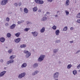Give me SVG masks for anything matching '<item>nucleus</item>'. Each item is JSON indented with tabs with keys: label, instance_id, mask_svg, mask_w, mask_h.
<instances>
[{
	"label": "nucleus",
	"instance_id": "1a4fd4ad",
	"mask_svg": "<svg viewBox=\"0 0 80 80\" xmlns=\"http://www.w3.org/2000/svg\"><path fill=\"white\" fill-rule=\"evenodd\" d=\"M59 33H60V30H57L56 31L55 34L56 35H59Z\"/></svg>",
	"mask_w": 80,
	"mask_h": 80
},
{
	"label": "nucleus",
	"instance_id": "a878e982",
	"mask_svg": "<svg viewBox=\"0 0 80 80\" xmlns=\"http://www.w3.org/2000/svg\"><path fill=\"white\" fill-rule=\"evenodd\" d=\"M77 73V71L75 70H74L73 71V73L74 75H76Z\"/></svg>",
	"mask_w": 80,
	"mask_h": 80
},
{
	"label": "nucleus",
	"instance_id": "09e8293b",
	"mask_svg": "<svg viewBox=\"0 0 80 80\" xmlns=\"http://www.w3.org/2000/svg\"><path fill=\"white\" fill-rule=\"evenodd\" d=\"M21 22H20L19 21L18 22V24H20V23H21Z\"/></svg>",
	"mask_w": 80,
	"mask_h": 80
},
{
	"label": "nucleus",
	"instance_id": "4c0bfd02",
	"mask_svg": "<svg viewBox=\"0 0 80 80\" xmlns=\"http://www.w3.org/2000/svg\"><path fill=\"white\" fill-rule=\"evenodd\" d=\"M14 5L15 6H16V7H17V5H18V4H17V3H15Z\"/></svg>",
	"mask_w": 80,
	"mask_h": 80
},
{
	"label": "nucleus",
	"instance_id": "49530a36",
	"mask_svg": "<svg viewBox=\"0 0 80 80\" xmlns=\"http://www.w3.org/2000/svg\"><path fill=\"white\" fill-rule=\"evenodd\" d=\"M70 43H73V41H71L70 42Z\"/></svg>",
	"mask_w": 80,
	"mask_h": 80
},
{
	"label": "nucleus",
	"instance_id": "ddd939ff",
	"mask_svg": "<svg viewBox=\"0 0 80 80\" xmlns=\"http://www.w3.org/2000/svg\"><path fill=\"white\" fill-rule=\"evenodd\" d=\"M27 66V64L26 63H24L21 66L22 68H24Z\"/></svg>",
	"mask_w": 80,
	"mask_h": 80
},
{
	"label": "nucleus",
	"instance_id": "864d4df0",
	"mask_svg": "<svg viewBox=\"0 0 80 80\" xmlns=\"http://www.w3.org/2000/svg\"><path fill=\"white\" fill-rule=\"evenodd\" d=\"M4 70H5V69H6V68H4Z\"/></svg>",
	"mask_w": 80,
	"mask_h": 80
},
{
	"label": "nucleus",
	"instance_id": "7c9ffc66",
	"mask_svg": "<svg viewBox=\"0 0 80 80\" xmlns=\"http://www.w3.org/2000/svg\"><path fill=\"white\" fill-rule=\"evenodd\" d=\"M77 18H80V12L79 13L77 16Z\"/></svg>",
	"mask_w": 80,
	"mask_h": 80
},
{
	"label": "nucleus",
	"instance_id": "aec40b11",
	"mask_svg": "<svg viewBox=\"0 0 80 80\" xmlns=\"http://www.w3.org/2000/svg\"><path fill=\"white\" fill-rule=\"evenodd\" d=\"M37 10H38V8H37V7H34L33 9V12H36V11H37Z\"/></svg>",
	"mask_w": 80,
	"mask_h": 80
},
{
	"label": "nucleus",
	"instance_id": "0eeeda50",
	"mask_svg": "<svg viewBox=\"0 0 80 80\" xmlns=\"http://www.w3.org/2000/svg\"><path fill=\"white\" fill-rule=\"evenodd\" d=\"M5 73H6V72L5 71H4L1 72L0 74V77H2V76H3V75H5Z\"/></svg>",
	"mask_w": 80,
	"mask_h": 80
},
{
	"label": "nucleus",
	"instance_id": "4468645a",
	"mask_svg": "<svg viewBox=\"0 0 80 80\" xmlns=\"http://www.w3.org/2000/svg\"><path fill=\"white\" fill-rule=\"evenodd\" d=\"M24 11L25 13H27L28 12V9L26 8H24Z\"/></svg>",
	"mask_w": 80,
	"mask_h": 80
},
{
	"label": "nucleus",
	"instance_id": "bb28decb",
	"mask_svg": "<svg viewBox=\"0 0 80 80\" xmlns=\"http://www.w3.org/2000/svg\"><path fill=\"white\" fill-rule=\"evenodd\" d=\"M67 29H68L67 27H65L63 29V30L64 31H66V30H67Z\"/></svg>",
	"mask_w": 80,
	"mask_h": 80
},
{
	"label": "nucleus",
	"instance_id": "c9c22d12",
	"mask_svg": "<svg viewBox=\"0 0 80 80\" xmlns=\"http://www.w3.org/2000/svg\"><path fill=\"white\" fill-rule=\"evenodd\" d=\"M24 53H28V52L27 51H24Z\"/></svg>",
	"mask_w": 80,
	"mask_h": 80
},
{
	"label": "nucleus",
	"instance_id": "4be33fe9",
	"mask_svg": "<svg viewBox=\"0 0 80 80\" xmlns=\"http://www.w3.org/2000/svg\"><path fill=\"white\" fill-rule=\"evenodd\" d=\"M72 67V65L71 64H69L68 65L67 68L68 69H70L71 67Z\"/></svg>",
	"mask_w": 80,
	"mask_h": 80
},
{
	"label": "nucleus",
	"instance_id": "79ce46f5",
	"mask_svg": "<svg viewBox=\"0 0 80 80\" xmlns=\"http://www.w3.org/2000/svg\"><path fill=\"white\" fill-rule=\"evenodd\" d=\"M48 2H52V0H48Z\"/></svg>",
	"mask_w": 80,
	"mask_h": 80
},
{
	"label": "nucleus",
	"instance_id": "de8ad7c7",
	"mask_svg": "<svg viewBox=\"0 0 80 80\" xmlns=\"http://www.w3.org/2000/svg\"><path fill=\"white\" fill-rule=\"evenodd\" d=\"M41 10H38V12H41Z\"/></svg>",
	"mask_w": 80,
	"mask_h": 80
},
{
	"label": "nucleus",
	"instance_id": "9d476101",
	"mask_svg": "<svg viewBox=\"0 0 80 80\" xmlns=\"http://www.w3.org/2000/svg\"><path fill=\"white\" fill-rule=\"evenodd\" d=\"M20 38L16 39L15 40V42H16V43H18L19 42H20Z\"/></svg>",
	"mask_w": 80,
	"mask_h": 80
},
{
	"label": "nucleus",
	"instance_id": "6ab92c4d",
	"mask_svg": "<svg viewBox=\"0 0 80 80\" xmlns=\"http://www.w3.org/2000/svg\"><path fill=\"white\" fill-rule=\"evenodd\" d=\"M31 55V53H30V52L28 53L27 54L26 56V58H28V57H29Z\"/></svg>",
	"mask_w": 80,
	"mask_h": 80
},
{
	"label": "nucleus",
	"instance_id": "f257e3e1",
	"mask_svg": "<svg viewBox=\"0 0 80 80\" xmlns=\"http://www.w3.org/2000/svg\"><path fill=\"white\" fill-rule=\"evenodd\" d=\"M35 1L36 3L38 4H43L44 3L43 1L40 0H35Z\"/></svg>",
	"mask_w": 80,
	"mask_h": 80
},
{
	"label": "nucleus",
	"instance_id": "9b49d317",
	"mask_svg": "<svg viewBox=\"0 0 80 80\" xmlns=\"http://www.w3.org/2000/svg\"><path fill=\"white\" fill-rule=\"evenodd\" d=\"M0 40L1 42H5V39L4 38H0Z\"/></svg>",
	"mask_w": 80,
	"mask_h": 80
},
{
	"label": "nucleus",
	"instance_id": "2f4dec72",
	"mask_svg": "<svg viewBox=\"0 0 80 80\" xmlns=\"http://www.w3.org/2000/svg\"><path fill=\"white\" fill-rule=\"evenodd\" d=\"M52 28H53V30H56V29L57 28V27H56V26H54L52 27Z\"/></svg>",
	"mask_w": 80,
	"mask_h": 80
},
{
	"label": "nucleus",
	"instance_id": "423d86ee",
	"mask_svg": "<svg viewBox=\"0 0 80 80\" xmlns=\"http://www.w3.org/2000/svg\"><path fill=\"white\" fill-rule=\"evenodd\" d=\"M32 33L33 34V36H35V37H37L38 35V32H32Z\"/></svg>",
	"mask_w": 80,
	"mask_h": 80
},
{
	"label": "nucleus",
	"instance_id": "20e7f679",
	"mask_svg": "<svg viewBox=\"0 0 80 80\" xmlns=\"http://www.w3.org/2000/svg\"><path fill=\"white\" fill-rule=\"evenodd\" d=\"M7 2H8V1L7 0H3L1 2V4L2 5H5Z\"/></svg>",
	"mask_w": 80,
	"mask_h": 80
},
{
	"label": "nucleus",
	"instance_id": "393cba45",
	"mask_svg": "<svg viewBox=\"0 0 80 80\" xmlns=\"http://www.w3.org/2000/svg\"><path fill=\"white\" fill-rule=\"evenodd\" d=\"M15 56H13V55H12V56H11V57H10V58H11V59L13 60V58H15Z\"/></svg>",
	"mask_w": 80,
	"mask_h": 80
},
{
	"label": "nucleus",
	"instance_id": "b1692460",
	"mask_svg": "<svg viewBox=\"0 0 80 80\" xmlns=\"http://www.w3.org/2000/svg\"><path fill=\"white\" fill-rule=\"evenodd\" d=\"M38 71H36L35 72H33L32 73V75H36V74H37V73H38Z\"/></svg>",
	"mask_w": 80,
	"mask_h": 80
},
{
	"label": "nucleus",
	"instance_id": "f03ea898",
	"mask_svg": "<svg viewBox=\"0 0 80 80\" xmlns=\"http://www.w3.org/2000/svg\"><path fill=\"white\" fill-rule=\"evenodd\" d=\"M45 55H41L38 59V61H39V62H42V61L43 60V58H45Z\"/></svg>",
	"mask_w": 80,
	"mask_h": 80
},
{
	"label": "nucleus",
	"instance_id": "c756f323",
	"mask_svg": "<svg viewBox=\"0 0 80 80\" xmlns=\"http://www.w3.org/2000/svg\"><path fill=\"white\" fill-rule=\"evenodd\" d=\"M8 52L9 53H11L12 52V49H10L8 51Z\"/></svg>",
	"mask_w": 80,
	"mask_h": 80
},
{
	"label": "nucleus",
	"instance_id": "ea45409f",
	"mask_svg": "<svg viewBox=\"0 0 80 80\" xmlns=\"http://www.w3.org/2000/svg\"><path fill=\"white\" fill-rule=\"evenodd\" d=\"M80 68V64L78 66H77V68Z\"/></svg>",
	"mask_w": 80,
	"mask_h": 80
},
{
	"label": "nucleus",
	"instance_id": "3c124183",
	"mask_svg": "<svg viewBox=\"0 0 80 80\" xmlns=\"http://www.w3.org/2000/svg\"><path fill=\"white\" fill-rule=\"evenodd\" d=\"M49 13H49V12H47V14H49Z\"/></svg>",
	"mask_w": 80,
	"mask_h": 80
},
{
	"label": "nucleus",
	"instance_id": "a19ab883",
	"mask_svg": "<svg viewBox=\"0 0 80 80\" xmlns=\"http://www.w3.org/2000/svg\"><path fill=\"white\" fill-rule=\"evenodd\" d=\"M70 30H73V27L71 28Z\"/></svg>",
	"mask_w": 80,
	"mask_h": 80
},
{
	"label": "nucleus",
	"instance_id": "72a5a7b5",
	"mask_svg": "<svg viewBox=\"0 0 80 80\" xmlns=\"http://www.w3.org/2000/svg\"><path fill=\"white\" fill-rule=\"evenodd\" d=\"M65 12L66 13V15H67L69 14V12H68L67 10H66Z\"/></svg>",
	"mask_w": 80,
	"mask_h": 80
},
{
	"label": "nucleus",
	"instance_id": "e433bc0d",
	"mask_svg": "<svg viewBox=\"0 0 80 80\" xmlns=\"http://www.w3.org/2000/svg\"><path fill=\"white\" fill-rule=\"evenodd\" d=\"M77 22H78V23H80V19H78L77 20Z\"/></svg>",
	"mask_w": 80,
	"mask_h": 80
},
{
	"label": "nucleus",
	"instance_id": "473e14b6",
	"mask_svg": "<svg viewBox=\"0 0 80 80\" xmlns=\"http://www.w3.org/2000/svg\"><path fill=\"white\" fill-rule=\"evenodd\" d=\"M6 21H7V22H9L10 21V18H7L6 19Z\"/></svg>",
	"mask_w": 80,
	"mask_h": 80
},
{
	"label": "nucleus",
	"instance_id": "c85d7f7f",
	"mask_svg": "<svg viewBox=\"0 0 80 80\" xmlns=\"http://www.w3.org/2000/svg\"><path fill=\"white\" fill-rule=\"evenodd\" d=\"M30 29V28H25L24 29V31H25V32H27V31H28V30H29Z\"/></svg>",
	"mask_w": 80,
	"mask_h": 80
},
{
	"label": "nucleus",
	"instance_id": "a18cd8bd",
	"mask_svg": "<svg viewBox=\"0 0 80 80\" xmlns=\"http://www.w3.org/2000/svg\"><path fill=\"white\" fill-rule=\"evenodd\" d=\"M0 61L1 62H3V61L2 59H1Z\"/></svg>",
	"mask_w": 80,
	"mask_h": 80
},
{
	"label": "nucleus",
	"instance_id": "5701e85b",
	"mask_svg": "<svg viewBox=\"0 0 80 80\" xmlns=\"http://www.w3.org/2000/svg\"><path fill=\"white\" fill-rule=\"evenodd\" d=\"M26 45L25 44H23V45H21L20 46V47H21V48H25V47H26Z\"/></svg>",
	"mask_w": 80,
	"mask_h": 80
},
{
	"label": "nucleus",
	"instance_id": "412c9836",
	"mask_svg": "<svg viewBox=\"0 0 80 80\" xmlns=\"http://www.w3.org/2000/svg\"><path fill=\"white\" fill-rule=\"evenodd\" d=\"M38 65L37 63H35L34 64L33 67L34 68H36V67H38Z\"/></svg>",
	"mask_w": 80,
	"mask_h": 80
},
{
	"label": "nucleus",
	"instance_id": "a211bd4d",
	"mask_svg": "<svg viewBox=\"0 0 80 80\" xmlns=\"http://www.w3.org/2000/svg\"><path fill=\"white\" fill-rule=\"evenodd\" d=\"M47 20V18H46V17H44L42 18V21H45Z\"/></svg>",
	"mask_w": 80,
	"mask_h": 80
},
{
	"label": "nucleus",
	"instance_id": "f8f14e48",
	"mask_svg": "<svg viewBox=\"0 0 80 80\" xmlns=\"http://www.w3.org/2000/svg\"><path fill=\"white\" fill-rule=\"evenodd\" d=\"M69 4H70V1H69V0H67L66 2V5H67V6H68V5H69Z\"/></svg>",
	"mask_w": 80,
	"mask_h": 80
},
{
	"label": "nucleus",
	"instance_id": "5fc2aeb1",
	"mask_svg": "<svg viewBox=\"0 0 80 80\" xmlns=\"http://www.w3.org/2000/svg\"><path fill=\"white\" fill-rule=\"evenodd\" d=\"M58 16H57V15H55V17H57Z\"/></svg>",
	"mask_w": 80,
	"mask_h": 80
},
{
	"label": "nucleus",
	"instance_id": "37998d69",
	"mask_svg": "<svg viewBox=\"0 0 80 80\" xmlns=\"http://www.w3.org/2000/svg\"><path fill=\"white\" fill-rule=\"evenodd\" d=\"M18 4L19 6H20V5H21V4H22V3L20 2V3H18Z\"/></svg>",
	"mask_w": 80,
	"mask_h": 80
},
{
	"label": "nucleus",
	"instance_id": "7ed1b4c3",
	"mask_svg": "<svg viewBox=\"0 0 80 80\" xmlns=\"http://www.w3.org/2000/svg\"><path fill=\"white\" fill-rule=\"evenodd\" d=\"M25 73H22L20 74L18 76V78H22V77H24L26 75Z\"/></svg>",
	"mask_w": 80,
	"mask_h": 80
},
{
	"label": "nucleus",
	"instance_id": "39448f33",
	"mask_svg": "<svg viewBox=\"0 0 80 80\" xmlns=\"http://www.w3.org/2000/svg\"><path fill=\"white\" fill-rule=\"evenodd\" d=\"M58 72H56L54 75V78H58Z\"/></svg>",
	"mask_w": 80,
	"mask_h": 80
},
{
	"label": "nucleus",
	"instance_id": "6e6552de",
	"mask_svg": "<svg viewBox=\"0 0 80 80\" xmlns=\"http://www.w3.org/2000/svg\"><path fill=\"white\" fill-rule=\"evenodd\" d=\"M15 26H16V25L15 24H13L12 25H11L10 27V29H13L15 27Z\"/></svg>",
	"mask_w": 80,
	"mask_h": 80
},
{
	"label": "nucleus",
	"instance_id": "dca6fc26",
	"mask_svg": "<svg viewBox=\"0 0 80 80\" xmlns=\"http://www.w3.org/2000/svg\"><path fill=\"white\" fill-rule=\"evenodd\" d=\"M14 62V61L13 60H10L8 62V64H9V63H13Z\"/></svg>",
	"mask_w": 80,
	"mask_h": 80
},
{
	"label": "nucleus",
	"instance_id": "603ef678",
	"mask_svg": "<svg viewBox=\"0 0 80 80\" xmlns=\"http://www.w3.org/2000/svg\"><path fill=\"white\" fill-rule=\"evenodd\" d=\"M59 12V11H58L57 12V13H58V12Z\"/></svg>",
	"mask_w": 80,
	"mask_h": 80
},
{
	"label": "nucleus",
	"instance_id": "58836bf2",
	"mask_svg": "<svg viewBox=\"0 0 80 80\" xmlns=\"http://www.w3.org/2000/svg\"><path fill=\"white\" fill-rule=\"evenodd\" d=\"M5 26L7 27H8V23H6Z\"/></svg>",
	"mask_w": 80,
	"mask_h": 80
},
{
	"label": "nucleus",
	"instance_id": "c03bdc74",
	"mask_svg": "<svg viewBox=\"0 0 80 80\" xmlns=\"http://www.w3.org/2000/svg\"><path fill=\"white\" fill-rule=\"evenodd\" d=\"M58 42H60V41H59V40H56V42H57V43H58Z\"/></svg>",
	"mask_w": 80,
	"mask_h": 80
},
{
	"label": "nucleus",
	"instance_id": "f704fd0d",
	"mask_svg": "<svg viewBox=\"0 0 80 80\" xmlns=\"http://www.w3.org/2000/svg\"><path fill=\"white\" fill-rule=\"evenodd\" d=\"M53 52L54 53H56V52H58V50L57 49H54L53 50Z\"/></svg>",
	"mask_w": 80,
	"mask_h": 80
},
{
	"label": "nucleus",
	"instance_id": "f3484780",
	"mask_svg": "<svg viewBox=\"0 0 80 80\" xmlns=\"http://www.w3.org/2000/svg\"><path fill=\"white\" fill-rule=\"evenodd\" d=\"M20 32H18L17 33H16L15 34V35L16 37H18L19 36H20Z\"/></svg>",
	"mask_w": 80,
	"mask_h": 80
},
{
	"label": "nucleus",
	"instance_id": "8fccbe9b",
	"mask_svg": "<svg viewBox=\"0 0 80 80\" xmlns=\"http://www.w3.org/2000/svg\"><path fill=\"white\" fill-rule=\"evenodd\" d=\"M80 52V50L79 51H78L77 52H76V53H79V52Z\"/></svg>",
	"mask_w": 80,
	"mask_h": 80
},
{
	"label": "nucleus",
	"instance_id": "6e6d98bb",
	"mask_svg": "<svg viewBox=\"0 0 80 80\" xmlns=\"http://www.w3.org/2000/svg\"><path fill=\"white\" fill-rule=\"evenodd\" d=\"M79 72H80V70H79Z\"/></svg>",
	"mask_w": 80,
	"mask_h": 80
},
{
	"label": "nucleus",
	"instance_id": "cd10ccee",
	"mask_svg": "<svg viewBox=\"0 0 80 80\" xmlns=\"http://www.w3.org/2000/svg\"><path fill=\"white\" fill-rule=\"evenodd\" d=\"M7 36L8 38H10V37H11V34H10V33H8L7 34Z\"/></svg>",
	"mask_w": 80,
	"mask_h": 80
},
{
	"label": "nucleus",
	"instance_id": "2eb2a0df",
	"mask_svg": "<svg viewBox=\"0 0 80 80\" xmlns=\"http://www.w3.org/2000/svg\"><path fill=\"white\" fill-rule=\"evenodd\" d=\"M45 32V27H43L40 31L41 33H43Z\"/></svg>",
	"mask_w": 80,
	"mask_h": 80
}]
</instances>
